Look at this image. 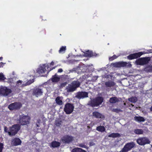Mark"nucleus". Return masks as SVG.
I'll list each match as a JSON object with an SVG mask.
<instances>
[{
    "label": "nucleus",
    "instance_id": "1",
    "mask_svg": "<svg viewBox=\"0 0 152 152\" xmlns=\"http://www.w3.org/2000/svg\"><path fill=\"white\" fill-rule=\"evenodd\" d=\"M20 129V126L18 124L13 125L9 127V131L8 130L7 127L5 126L4 127V132L6 133H7L8 135L10 136H12L15 135L18 131Z\"/></svg>",
    "mask_w": 152,
    "mask_h": 152
},
{
    "label": "nucleus",
    "instance_id": "2",
    "mask_svg": "<svg viewBox=\"0 0 152 152\" xmlns=\"http://www.w3.org/2000/svg\"><path fill=\"white\" fill-rule=\"evenodd\" d=\"M103 100L104 99L102 97L97 96L90 101L88 105L92 107H97L101 104Z\"/></svg>",
    "mask_w": 152,
    "mask_h": 152
},
{
    "label": "nucleus",
    "instance_id": "3",
    "mask_svg": "<svg viewBox=\"0 0 152 152\" xmlns=\"http://www.w3.org/2000/svg\"><path fill=\"white\" fill-rule=\"evenodd\" d=\"M30 117L28 115H24L22 114L20 116L19 120V123L21 125L24 126L29 124Z\"/></svg>",
    "mask_w": 152,
    "mask_h": 152
},
{
    "label": "nucleus",
    "instance_id": "4",
    "mask_svg": "<svg viewBox=\"0 0 152 152\" xmlns=\"http://www.w3.org/2000/svg\"><path fill=\"white\" fill-rule=\"evenodd\" d=\"M80 85V83L78 80L73 81L70 84L68 85L67 88V91L73 92L78 88Z\"/></svg>",
    "mask_w": 152,
    "mask_h": 152
},
{
    "label": "nucleus",
    "instance_id": "5",
    "mask_svg": "<svg viewBox=\"0 0 152 152\" xmlns=\"http://www.w3.org/2000/svg\"><path fill=\"white\" fill-rule=\"evenodd\" d=\"M49 66L48 64H44L42 66H40L39 68L37 69V72L40 75H41L43 73H45L46 71L47 70L46 68L48 70V73H49V72L52 70L53 69L55 68V67H54L52 69L50 68V69H49Z\"/></svg>",
    "mask_w": 152,
    "mask_h": 152
},
{
    "label": "nucleus",
    "instance_id": "6",
    "mask_svg": "<svg viewBox=\"0 0 152 152\" xmlns=\"http://www.w3.org/2000/svg\"><path fill=\"white\" fill-rule=\"evenodd\" d=\"M150 60V57H142L136 60L135 62L137 65H143L148 64Z\"/></svg>",
    "mask_w": 152,
    "mask_h": 152
},
{
    "label": "nucleus",
    "instance_id": "7",
    "mask_svg": "<svg viewBox=\"0 0 152 152\" xmlns=\"http://www.w3.org/2000/svg\"><path fill=\"white\" fill-rule=\"evenodd\" d=\"M113 66L115 67H121L127 66L128 67H131L132 65L130 63H128L125 61H120L111 64Z\"/></svg>",
    "mask_w": 152,
    "mask_h": 152
},
{
    "label": "nucleus",
    "instance_id": "8",
    "mask_svg": "<svg viewBox=\"0 0 152 152\" xmlns=\"http://www.w3.org/2000/svg\"><path fill=\"white\" fill-rule=\"evenodd\" d=\"M74 108L73 104L67 103L65 105L64 110L66 114H70L73 112Z\"/></svg>",
    "mask_w": 152,
    "mask_h": 152
},
{
    "label": "nucleus",
    "instance_id": "9",
    "mask_svg": "<svg viewBox=\"0 0 152 152\" xmlns=\"http://www.w3.org/2000/svg\"><path fill=\"white\" fill-rule=\"evenodd\" d=\"M22 106V104L20 102H15L9 104L8 108L11 111L17 110L20 109Z\"/></svg>",
    "mask_w": 152,
    "mask_h": 152
},
{
    "label": "nucleus",
    "instance_id": "10",
    "mask_svg": "<svg viewBox=\"0 0 152 152\" xmlns=\"http://www.w3.org/2000/svg\"><path fill=\"white\" fill-rule=\"evenodd\" d=\"M146 53L145 52H139L130 54L127 56V58L129 60H132L134 59H137L140 57L142 55Z\"/></svg>",
    "mask_w": 152,
    "mask_h": 152
},
{
    "label": "nucleus",
    "instance_id": "11",
    "mask_svg": "<svg viewBox=\"0 0 152 152\" xmlns=\"http://www.w3.org/2000/svg\"><path fill=\"white\" fill-rule=\"evenodd\" d=\"M137 142L139 145H143L146 144H149L150 141L148 138L143 137L139 138L137 139Z\"/></svg>",
    "mask_w": 152,
    "mask_h": 152
},
{
    "label": "nucleus",
    "instance_id": "12",
    "mask_svg": "<svg viewBox=\"0 0 152 152\" xmlns=\"http://www.w3.org/2000/svg\"><path fill=\"white\" fill-rule=\"evenodd\" d=\"M135 144L133 142L126 144L121 151V152H127L134 147Z\"/></svg>",
    "mask_w": 152,
    "mask_h": 152
},
{
    "label": "nucleus",
    "instance_id": "13",
    "mask_svg": "<svg viewBox=\"0 0 152 152\" xmlns=\"http://www.w3.org/2000/svg\"><path fill=\"white\" fill-rule=\"evenodd\" d=\"M11 92V90L7 87H4L0 88V94H2L4 96H8Z\"/></svg>",
    "mask_w": 152,
    "mask_h": 152
},
{
    "label": "nucleus",
    "instance_id": "14",
    "mask_svg": "<svg viewBox=\"0 0 152 152\" xmlns=\"http://www.w3.org/2000/svg\"><path fill=\"white\" fill-rule=\"evenodd\" d=\"M73 139V137L68 135H66L64 136L61 140L64 143L68 144L72 142Z\"/></svg>",
    "mask_w": 152,
    "mask_h": 152
},
{
    "label": "nucleus",
    "instance_id": "15",
    "mask_svg": "<svg viewBox=\"0 0 152 152\" xmlns=\"http://www.w3.org/2000/svg\"><path fill=\"white\" fill-rule=\"evenodd\" d=\"M88 93L85 91L79 92L77 93L76 97L78 99H83L88 97Z\"/></svg>",
    "mask_w": 152,
    "mask_h": 152
},
{
    "label": "nucleus",
    "instance_id": "16",
    "mask_svg": "<svg viewBox=\"0 0 152 152\" xmlns=\"http://www.w3.org/2000/svg\"><path fill=\"white\" fill-rule=\"evenodd\" d=\"M22 141L19 138L15 137L12 140L11 145L13 146L21 145Z\"/></svg>",
    "mask_w": 152,
    "mask_h": 152
},
{
    "label": "nucleus",
    "instance_id": "17",
    "mask_svg": "<svg viewBox=\"0 0 152 152\" xmlns=\"http://www.w3.org/2000/svg\"><path fill=\"white\" fill-rule=\"evenodd\" d=\"M42 90L39 88H36L34 89L33 91V95H35L38 97L42 95Z\"/></svg>",
    "mask_w": 152,
    "mask_h": 152
},
{
    "label": "nucleus",
    "instance_id": "18",
    "mask_svg": "<svg viewBox=\"0 0 152 152\" xmlns=\"http://www.w3.org/2000/svg\"><path fill=\"white\" fill-rule=\"evenodd\" d=\"M92 116L93 117L96 118H104V116L101 113L97 111H94L92 113Z\"/></svg>",
    "mask_w": 152,
    "mask_h": 152
},
{
    "label": "nucleus",
    "instance_id": "19",
    "mask_svg": "<svg viewBox=\"0 0 152 152\" xmlns=\"http://www.w3.org/2000/svg\"><path fill=\"white\" fill-rule=\"evenodd\" d=\"M61 143L60 142L56 141H53L50 144V148H56L59 147Z\"/></svg>",
    "mask_w": 152,
    "mask_h": 152
},
{
    "label": "nucleus",
    "instance_id": "20",
    "mask_svg": "<svg viewBox=\"0 0 152 152\" xmlns=\"http://www.w3.org/2000/svg\"><path fill=\"white\" fill-rule=\"evenodd\" d=\"M115 83L112 80H109L105 83V86L106 87H111L114 86Z\"/></svg>",
    "mask_w": 152,
    "mask_h": 152
},
{
    "label": "nucleus",
    "instance_id": "21",
    "mask_svg": "<svg viewBox=\"0 0 152 152\" xmlns=\"http://www.w3.org/2000/svg\"><path fill=\"white\" fill-rule=\"evenodd\" d=\"M55 101L56 103L59 105H61L63 104L62 99L60 96H57L56 97L55 99Z\"/></svg>",
    "mask_w": 152,
    "mask_h": 152
},
{
    "label": "nucleus",
    "instance_id": "22",
    "mask_svg": "<svg viewBox=\"0 0 152 152\" xmlns=\"http://www.w3.org/2000/svg\"><path fill=\"white\" fill-rule=\"evenodd\" d=\"M119 101L118 98L116 97H112L110 99L109 102L111 103H115Z\"/></svg>",
    "mask_w": 152,
    "mask_h": 152
},
{
    "label": "nucleus",
    "instance_id": "23",
    "mask_svg": "<svg viewBox=\"0 0 152 152\" xmlns=\"http://www.w3.org/2000/svg\"><path fill=\"white\" fill-rule=\"evenodd\" d=\"M57 75L56 74L54 75H53L51 78V81L53 82H58L60 80V78L57 76Z\"/></svg>",
    "mask_w": 152,
    "mask_h": 152
},
{
    "label": "nucleus",
    "instance_id": "24",
    "mask_svg": "<svg viewBox=\"0 0 152 152\" xmlns=\"http://www.w3.org/2000/svg\"><path fill=\"white\" fill-rule=\"evenodd\" d=\"M72 152H86V151L82 148L77 147L73 149Z\"/></svg>",
    "mask_w": 152,
    "mask_h": 152
},
{
    "label": "nucleus",
    "instance_id": "25",
    "mask_svg": "<svg viewBox=\"0 0 152 152\" xmlns=\"http://www.w3.org/2000/svg\"><path fill=\"white\" fill-rule=\"evenodd\" d=\"M85 56L86 57H91L95 56L94 53L91 51L88 50L84 53Z\"/></svg>",
    "mask_w": 152,
    "mask_h": 152
},
{
    "label": "nucleus",
    "instance_id": "26",
    "mask_svg": "<svg viewBox=\"0 0 152 152\" xmlns=\"http://www.w3.org/2000/svg\"><path fill=\"white\" fill-rule=\"evenodd\" d=\"M134 119L136 121L139 122H144L145 120L144 118L141 116H136L134 117Z\"/></svg>",
    "mask_w": 152,
    "mask_h": 152
},
{
    "label": "nucleus",
    "instance_id": "27",
    "mask_svg": "<svg viewBox=\"0 0 152 152\" xmlns=\"http://www.w3.org/2000/svg\"><path fill=\"white\" fill-rule=\"evenodd\" d=\"M108 137H120V135L118 133H112L108 135Z\"/></svg>",
    "mask_w": 152,
    "mask_h": 152
},
{
    "label": "nucleus",
    "instance_id": "28",
    "mask_svg": "<svg viewBox=\"0 0 152 152\" xmlns=\"http://www.w3.org/2000/svg\"><path fill=\"white\" fill-rule=\"evenodd\" d=\"M134 133L137 134H141L143 133V130L142 129H136L134 131Z\"/></svg>",
    "mask_w": 152,
    "mask_h": 152
},
{
    "label": "nucleus",
    "instance_id": "29",
    "mask_svg": "<svg viewBox=\"0 0 152 152\" xmlns=\"http://www.w3.org/2000/svg\"><path fill=\"white\" fill-rule=\"evenodd\" d=\"M96 130L99 132H103L105 130V129L103 126H99L96 127Z\"/></svg>",
    "mask_w": 152,
    "mask_h": 152
},
{
    "label": "nucleus",
    "instance_id": "30",
    "mask_svg": "<svg viewBox=\"0 0 152 152\" xmlns=\"http://www.w3.org/2000/svg\"><path fill=\"white\" fill-rule=\"evenodd\" d=\"M66 50V46H63L61 47L59 50V53H64Z\"/></svg>",
    "mask_w": 152,
    "mask_h": 152
},
{
    "label": "nucleus",
    "instance_id": "31",
    "mask_svg": "<svg viewBox=\"0 0 152 152\" xmlns=\"http://www.w3.org/2000/svg\"><path fill=\"white\" fill-rule=\"evenodd\" d=\"M129 100L132 102L135 103L137 101V99L135 97H132L129 99Z\"/></svg>",
    "mask_w": 152,
    "mask_h": 152
},
{
    "label": "nucleus",
    "instance_id": "32",
    "mask_svg": "<svg viewBox=\"0 0 152 152\" xmlns=\"http://www.w3.org/2000/svg\"><path fill=\"white\" fill-rule=\"evenodd\" d=\"M112 111L116 113H119V112H122L121 110L118 108H113L112 110Z\"/></svg>",
    "mask_w": 152,
    "mask_h": 152
},
{
    "label": "nucleus",
    "instance_id": "33",
    "mask_svg": "<svg viewBox=\"0 0 152 152\" xmlns=\"http://www.w3.org/2000/svg\"><path fill=\"white\" fill-rule=\"evenodd\" d=\"M34 82V79H30L26 83L25 86L30 85Z\"/></svg>",
    "mask_w": 152,
    "mask_h": 152
},
{
    "label": "nucleus",
    "instance_id": "34",
    "mask_svg": "<svg viewBox=\"0 0 152 152\" xmlns=\"http://www.w3.org/2000/svg\"><path fill=\"white\" fill-rule=\"evenodd\" d=\"M78 146L83 148H86L88 149V147L83 143H80L78 145Z\"/></svg>",
    "mask_w": 152,
    "mask_h": 152
},
{
    "label": "nucleus",
    "instance_id": "35",
    "mask_svg": "<svg viewBox=\"0 0 152 152\" xmlns=\"http://www.w3.org/2000/svg\"><path fill=\"white\" fill-rule=\"evenodd\" d=\"M117 57L118 56H116L115 55H114L113 56L109 58V60L110 61H112L116 59Z\"/></svg>",
    "mask_w": 152,
    "mask_h": 152
},
{
    "label": "nucleus",
    "instance_id": "36",
    "mask_svg": "<svg viewBox=\"0 0 152 152\" xmlns=\"http://www.w3.org/2000/svg\"><path fill=\"white\" fill-rule=\"evenodd\" d=\"M41 121V120L40 119H38L37 120V123L36 124V126L37 127H38V128H37V129H39V127L40 126V122Z\"/></svg>",
    "mask_w": 152,
    "mask_h": 152
},
{
    "label": "nucleus",
    "instance_id": "37",
    "mask_svg": "<svg viewBox=\"0 0 152 152\" xmlns=\"http://www.w3.org/2000/svg\"><path fill=\"white\" fill-rule=\"evenodd\" d=\"M6 78L3 74L1 73H0V80H4Z\"/></svg>",
    "mask_w": 152,
    "mask_h": 152
},
{
    "label": "nucleus",
    "instance_id": "38",
    "mask_svg": "<svg viewBox=\"0 0 152 152\" xmlns=\"http://www.w3.org/2000/svg\"><path fill=\"white\" fill-rule=\"evenodd\" d=\"M4 148V145L3 143H0V152H2Z\"/></svg>",
    "mask_w": 152,
    "mask_h": 152
},
{
    "label": "nucleus",
    "instance_id": "39",
    "mask_svg": "<svg viewBox=\"0 0 152 152\" xmlns=\"http://www.w3.org/2000/svg\"><path fill=\"white\" fill-rule=\"evenodd\" d=\"M95 145V143L93 142H89V145L90 146H91L94 145Z\"/></svg>",
    "mask_w": 152,
    "mask_h": 152
},
{
    "label": "nucleus",
    "instance_id": "40",
    "mask_svg": "<svg viewBox=\"0 0 152 152\" xmlns=\"http://www.w3.org/2000/svg\"><path fill=\"white\" fill-rule=\"evenodd\" d=\"M22 82V81L21 80H19L18 81H17V84H20V85H21Z\"/></svg>",
    "mask_w": 152,
    "mask_h": 152
},
{
    "label": "nucleus",
    "instance_id": "41",
    "mask_svg": "<svg viewBox=\"0 0 152 152\" xmlns=\"http://www.w3.org/2000/svg\"><path fill=\"white\" fill-rule=\"evenodd\" d=\"M63 69L61 68H60L58 70V72H63Z\"/></svg>",
    "mask_w": 152,
    "mask_h": 152
},
{
    "label": "nucleus",
    "instance_id": "42",
    "mask_svg": "<svg viewBox=\"0 0 152 152\" xmlns=\"http://www.w3.org/2000/svg\"><path fill=\"white\" fill-rule=\"evenodd\" d=\"M0 67H3V66H4V63L3 62H1L0 63Z\"/></svg>",
    "mask_w": 152,
    "mask_h": 152
},
{
    "label": "nucleus",
    "instance_id": "43",
    "mask_svg": "<svg viewBox=\"0 0 152 152\" xmlns=\"http://www.w3.org/2000/svg\"><path fill=\"white\" fill-rule=\"evenodd\" d=\"M66 84V83H62L61 84V86H65Z\"/></svg>",
    "mask_w": 152,
    "mask_h": 152
},
{
    "label": "nucleus",
    "instance_id": "44",
    "mask_svg": "<svg viewBox=\"0 0 152 152\" xmlns=\"http://www.w3.org/2000/svg\"><path fill=\"white\" fill-rule=\"evenodd\" d=\"M56 124L57 126H59L61 124V123L60 122H58L56 123Z\"/></svg>",
    "mask_w": 152,
    "mask_h": 152
},
{
    "label": "nucleus",
    "instance_id": "45",
    "mask_svg": "<svg viewBox=\"0 0 152 152\" xmlns=\"http://www.w3.org/2000/svg\"><path fill=\"white\" fill-rule=\"evenodd\" d=\"M54 64V62L53 61H52L50 63V65H53Z\"/></svg>",
    "mask_w": 152,
    "mask_h": 152
},
{
    "label": "nucleus",
    "instance_id": "46",
    "mask_svg": "<svg viewBox=\"0 0 152 152\" xmlns=\"http://www.w3.org/2000/svg\"><path fill=\"white\" fill-rule=\"evenodd\" d=\"M150 111L152 112V106H151L150 108Z\"/></svg>",
    "mask_w": 152,
    "mask_h": 152
},
{
    "label": "nucleus",
    "instance_id": "47",
    "mask_svg": "<svg viewBox=\"0 0 152 152\" xmlns=\"http://www.w3.org/2000/svg\"><path fill=\"white\" fill-rule=\"evenodd\" d=\"M2 59H3V57H0V60H2Z\"/></svg>",
    "mask_w": 152,
    "mask_h": 152
},
{
    "label": "nucleus",
    "instance_id": "48",
    "mask_svg": "<svg viewBox=\"0 0 152 152\" xmlns=\"http://www.w3.org/2000/svg\"><path fill=\"white\" fill-rule=\"evenodd\" d=\"M73 71V70H70V71L71 72H72Z\"/></svg>",
    "mask_w": 152,
    "mask_h": 152
},
{
    "label": "nucleus",
    "instance_id": "49",
    "mask_svg": "<svg viewBox=\"0 0 152 152\" xmlns=\"http://www.w3.org/2000/svg\"><path fill=\"white\" fill-rule=\"evenodd\" d=\"M44 32H45V30H44Z\"/></svg>",
    "mask_w": 152,
    "mask_h": 152
},
{
    "label": "nucleus",
    "instance_id": "50",
    "mask_svg": "<svg viewBox=\"0 0 152 152\" xmlns=\"http://www.w3.org/2000/svg\"><path fill=\"white\" fill-rule=\"evenodd\" d=\"M95 53H94V55H95ZM94 56H95V55Z\"/></svg>",
    "mask_w": 152,
    "mask_h": 152
}]
</instances>
